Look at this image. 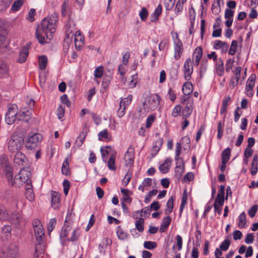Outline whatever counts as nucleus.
<instances>
[{"mask_svg": "<svg viewBox=\"0 0 258 258\" xmlns=\"http://www.w3.org/2000/svg\"><path fill=\"white\" fill-rule=\"evenodd\" d=\"M64 107L60 105L57 109V115L58 119H61L64 116Z\"/></svg>", "mask_w": 258, "mask_h": 258, "instance_id": "59", "label": "nucleus"}, {"mask_svg": "<svg viewBox=\"0 0 258 258\" xmlns=\"http://www.w3.org/2000/svg\"><path fill=\"white\" fill-rule=\"evenodd\" d=\"M163 143V140L162 138H158L155 142V145L153 149L155 151L158 152L160 148L162 147Z\"/></svg>", "mask_w": 258, "mask_h": 258, "instance_id": "54", "label": "nucleus"}, {"mask_svg": "<svg viewBox=\"0 0 258 258\" xmlns=\"http://www.w3.org/2000/svg\"><path fill=\"white\" fill-rule=\"evenodd\" d=\"M21 217L20 214L17 212H14L10 214V219L8 221H9L11 223L18 225L21 221Z\"/></svg>", "mask_w": 258, "mask_h": 258, "instance_id": "25", "label": "nucleus"}, {"mask_svg": "<svg viewBox=\"0 0 258 258\" xmlns=\"http://www.w3.org/2000/svg\"><path fill=\"white\" fill-rule=\"evenodd\" d=\"M173 208V199L171 197L167 201L166 204V208L165 210V214L168 215L172 211Z\"/></svg>", "mask_w": 258, "mask_h": 258, "instance_id": "37", "label": "nucleus"}, {"mask_svg": "<svg viewBox=\"0 0 258 258\" xmlns=\"http://www.w3.org/2000/svg\"><path fill=\"white\" fill-rule=\"evenodd\" d=\"M234 62V60H232L231 58H229L227 60L225 64V70L226 72H229V71L232 69Z\"/></svg>", "mask_w": 258, "mask_h": 258, "instance_id": "62", "label": "nucleus"}, {"mask_svg": "<svg viewBox=\"0 0 258 258\" xmlns=\"http://www.w3.org/2000/svg\"><path fill=\"white\" fill-rule=\"evenodd\" d=\"M4 34H0V52L2 53H7L9 50L8 44L6 42V36Z\"/></svg>", "mask_w": 258, "mask_h": 258, "instance_id": "21", "label": "nucleus"}, {"mask_svg": "<svg viewBox=\"0 0 258 258\" xmlns=\"http://www.w3.org/2000/svg\"><path fill=\"white\" fill-rule=\"evenodd\" d=\"M27 161V159L23 153L19 151L16 152L14 158V162L15 164L23 166Z\"/></svg>", "mask_w": 258, "mask_h": 258, "instance_id": "16", "label": "nucleus"}, {"mask_svg": "<svg viewBox=\"0 0 258 258\" xmlns=\"http://www.w3.org/2000/svg\"><path fill=\"white\" fill-rule=\"evenodd\" d=\"M187 199V192L186 190H184L181 199V203L179 208L180 214H181L183 211V210L186 204Z\"/></svg>", "mask_w": 258, "mask_h": 258, "instance_id": "39", "label": "nucleus"}, {"mask_svg": "<svg viewBox=\"0 0 258 258\" xmlns=\"http://www.w3.org/2000/svg\"><path fill=\"white\" fill-rule=\"evenodd\" d=\"M115 153L111 154L107 163L108 167L110 170H115L116 169V166L115 165Z\"/></svg>", "mask_w": 258, "mask_h": 258, "instance_id": "35", "label": "nucleus"}, {"mask_svg": "<svg viewBox=\"0 0 258 258\" xmlns=\"http://www.w3.org/2000/svg\"><path fill=\"white\" fill-rule=\"evenodd\" d=\"M124 160L126 166H131L134 162V153L130 151V149L125 152L124 156Z\"/></svg>", "mask_w": 258, "mask_h": 258, "instance_id": "18", "label": "nucleus"}, {"mask_svg": "<svg viewBox=\"0 0 258 258\" xmlns=\"http://www.w3.org/2000/svg\"><path fill=\"white\" fill-rule=\"evenodd\" d=\"M42 136L40 134L30 133L27 137L25 147L27 150L35 149L40 144Z\"/></svg>", "mask_w": 258, "mask_h": 258, "instance_id": "4", "label": "nucleus"}, {"mask_svg": "<svg viewBox=\"0 0 258 258\" xmlns=\"http://www.w3.org/2000/svg\"><path fill=\"white\" fill-rule=\"evenodd\" d=\"M144 246L148 249H153L157 247V244L154 241H146L144 242Z\"/></svg>", "mask_w": 258, "mask_h": 258, "instance_id": "47", "label": "nucleus"}, {"mask_svg": "<svg viewBox=\"0 0 258 258\" xmlns=\"http://www.w3.org/2000/svg\"><path fill=\"white\" fill-rule=\"evenodd\" d=\"M181 107L179 105H175L172 111L171 115L174 117L179 116L181 113Z\"/></svg>", "mask_w": 258, "mask_h": 258, "instance_id": "52", "label": "nucleus"}, {"mask_svg": "<svg viewBox=\"0 0 258 258\" xmlns=\"http://www.w3.org/2000/svg\"><path fill=\"white\" fill-rule=\"evenodd\" d=\"M66 38L67 39H72L74 36V41L84 42V37L81 32L80 30L75 32L74 26L72 28L70 18H69V21L66 24Z\"/></svg>", "mask_w": 258, "mask_h": 258, "instance_id": "3", "label": "nucleus"}, {"mask_svg": "<svg viewBox=\"0 0 258 258\" xmlns=\"http://www.w3.org/2000/svg\"><path fill=\"white\" fill-rule=\"evenodd\" d=\"M0 164L2 167L10 165L8 156L6 154H2L0 156Z\"/></svg>", "mask_w": 258, "mask_h": 258, "instance_id": "45", "label": "nucleus"}, {"mask_svg": "<svg viewBox=\"0 0 258 258\" xmlns=\"http://www.w3.org/2000/svg\"><path fill=\"white\" fill-rule=\"evenodd\" d=\"M23 5V1L17 0L15 1L12 5L11 10L13 12H16L18 11Z\"/></svg>", "mask_w": 258, "mask_h": 258, "instance_id": "49", "label": "nucleus"}, {"mask_svg": "<svg viewBox=\"0 0 258 258\" xmlns=\"http://www.w3.org/2000/svg\"><path fill=\"white\" fill-rule=\"evenodd\" d=\"M51 197L52 207L55 209L59 207L60 195L57 192L52 191Z\"/></svg>", "mask_w": 258, "mask_h": 258, "instance_id": "23", "label": "nucleus"}, {"mask_svg": "<svg viewBox=\"0 0 258 258\" xmlns=\"http://www.w3.org/2000/svg\"><path fill=\"white\" fill-rule=\"evenodd\" d=\"M216 70L219 76H222L224 74V62L221 58H218L216 61Z\"/></svg>", "mask_w": 258, "mask_h": 258, "instance_id": "22", "label": "nucleus"}, {"mask_svg": "<svg viewBox=\"0 0 258 258\" xmlns=\"http://www.w3.org/2000/svg\"><path fill=\"white\" fill-rule=\"evenodd\" d=\"M71 229V227L68 224L65 223L60 234V237L61 238L66 237L68 236V233L70 231Z\"/></svg>", "mask_w": 258, "mask_h": 258, "instance_id": "44", "label": "nucleus"}, {"mask_svg": "<svg viewBox=\"0 0 258 258\" xmlns=\"http://www.w3.org/2000/svg\"><path fill=\"white\" fill-rule=\"evenodd\" d=\"M79 236H80L79 230L77 228L73 230V231L72 232V236L70 238L68 239V240L70 241H77L78 239Z\"/></svg>", "mask_w": 258, "mask_h": 258, "instance_id": "51", "label": "nucleus"}, {"mask_svg": "<svg viewBox=\"0 0 258 258\" xmlns=\"http://www.w3.org/2000/svg\"><path fill=\"white\" fill-rule=\"evenodd\" d=\"M257 208L258 206L257 205L252 206L248 211V215L251 218L253 217L257 212Z\"/></svg>", "mask_w": 258, "mask_h": 258, "instance_id": "61", "label": "nucleus"}, {"mask_svg": "<svg viewBox=\"0 0 258 258\" xmlns=\"http://www.w3.org/2000/svg\"><path fill=\"white\" fill-rule=\"evenodd\" d=\"M184 102H185V106L182 110V118H187L192 113L194 100L190 98H187V99L184 98L182 99L181 103H184Z\"/></svg>", "mask_w": 258, "mask_h": 258, "instance_id": "9", "label": "nucleus"}, {"mask_svg": "<svg viewBox=\"0 0 258 258\" xmlns=\"http://www.w3.org/2000/svg\"><path fill=\"white\" fill-rule=\"evenodd\" d=\"M152 180L150 178H146L144 179L142 184L140 185L138 187L139 190L144 192L145 187L150 186L152 185Z\"/></svg>", "mask_w": 258, "mask_h": 258, "instance_id": "33", "label": "nucleus"}, {"mask_svg": "<svg viewBox=\"0 0 258 258\" xmlns=\"http://www.w3.org/2000/svg\"><path fill=\"white\" fill-rule=\"evenodd\" d=\"M3 169V171L5 176L7 179V180L11 185H16L18 178L15 176L14 179H13V168L11 165L7 166V167H2Z\"/></svg>", "mask_w": 258, "mask_h": 258, "instance_id": "10", "label": "nucleus"}, {"mask_svg": "<svg viewBox=\"0 0 258 258\" xmlns=\"http://www.w3.org/2000/svg\"><path fill=\"white\" fill-rule=\"evenodd\" d=\"M238 227L239 228H243L245 227L246 224V214L243 212L238 217Z\"/></svg>", "mask_w": 258, "mask_h": 258, "instance_id": "32", "label": "nucleus"}, {"mask_svg": "<svg viewBox=\"0 0 258 258\" xmlns=\"http://www.w3.org/2000/svg\"><path fill=\"white\" fill-rule=\"evenodd\" d=\"M29 54V47L27 45L24 46L20 51L19 57L17 59V62L19 63L24 62Z\"/></svg>", "mask_w": 258, "mask_h": 258, "instance_id": "17", "label": "nucleus"}, {"mask_svg": "<svg viewBox=\"0 0 258 258\" xmlns=\"http://www.w3.org/2000/svg\"><path fill=\"white\" fill-rule=\"evenodd\" d=\"M111 147L110 146H106L105 148L101 147L100 149V151L101 152L102 156L103 158V161H104V158L106 156H107L108 155L110 154V150H111Z\"/></svg>", "mask_w": 258, "mask_h": 258, "instance_id": "56", "label": "nucleus"}, {"mask_svg": "<svg viewBox=\"0 0 258 258\" xmlns=\"http://www.w3.org/2000/svg\"><path fill=\"white\" fill-rule=\"evenodd\" d=\"M192 85L189 82L184 83L182 87V92L185 95H189L192 91Z\"/></svg>", "mask_w": 258, "mask_h": 258, "instance_id": "31", "label": "nucleus"}, {"mask_svg": "<svg viewBox=\"0 0 258 258\" xmlns=\"http://www.w3.org/2000/svg\"><path fill=\"white\" fill-rule=\"evenodd\" d=\"M231 155V149L229 148H227L222 152L221 158L222 161L228 162L230 159Z\"/></svg>", "mask_w": 258, "mask_h": 258, "instance_id": "40", "label": "nucleus"}, {"mask_svg": "<svg viewBox=\"0 0 258 258\" xmlns=\"http://www.w3.org/2000/svg\"><path fill=\"white\" fill-rule=\"evenodd\" d=\"M36 14V11L34 9H31L28 12L27 19L30 22H33L34 20V16Z\"/></svg>", "mask_w": 258, "mask_h": 258, "instance_id": "63", "label": "nucleus"}, {"mask_svg": "<svg viewBox=\"0 0 258 258\" xmlns=\"http://www.w3.org/2000/svg\"><path fill=\"white\" fill-rule=\"evenodd\" d=\"M215 49H221L222 52H226L228 50L229 45L227 43L220 40H216L213 45Z\"/></svg>", "mask_w": 258, "mask_h": 258, "instance_id": "20", "label": "nucleus"}, {"mask_svg": "<svg viewBox=\"0 0 258 258\" xmlns=\"http://www.w3.org/2000/svg\"><path fill=\"white\" fill-rule=\"evenodd\" d=\"M33 230L37 241L36 244L35 253H37L39 251V248H41V250L43 249V245L42 242L44 238V230L42 225L39 219H34L32 223Z\"/></svg>", "mask_w": 258, "mask_h": 258, "instance_id": "1", "label": "nucleus"}, {"mask_svg": "<svg viewBox=\"0 0 258 258\" xmlns=\"http://www.w3.org/2000/svg\"><path fill=\"white\" fill-rule=\"evenodd\" d=\"M116 234L118 238L120 240H124L127 237L126 234L123 231L121 228H120L119 226L118 227Z\"/></svg>", "mask_w": 258, "mask_h": 258, "instance_id": "53", "label": "nucleus"}, {"mask_svg": "<svg viewBox=\"0 0 258 258\" xmlns=\"http://www.w3.org/2000/svg\"><path fill=\"white\" fill-rule=\"evenodd\" d=\"M151 209H150L149 207H146L143 209H142L141 211H137L135 212V214H134V218L137 219L138 216L137 215L139 214H140V215L141 216H144L145 217H146L148 215H150L151 212Z\"/></svg>", "mask_w": 258, "mask_h": 258, "instance_id": "30", "label": "nucleus"}, {"mask_svg": "<svg viewBox=\"0 0 258 258\" xmlns=\"http://www.w3.org/2000/svg\"><path fill=\"white\" fill-rule=\"evenodd\" d=\"M87 136V133L86 132H82L79 137L77 138L75 144L78 146L80 147L83 143H84V141Z\"/></svg>", "mask_w": 258, "mask_h": 258, "instance_id": "38", "label": "nucleus"}, {"mask_svg": "<svg viewBox=\"0 0 258 258\" xmlns=\"http://www.w3.org/2000/svg\"><path fill=\"white\" fill-rule=\"evenodd\" d=\"M3 251L6 252L11 258H16L18 252V246L16 243H11L6 250Z\"/></svg>", "mask_w": 258, "mask_h": 258, "instance_id": "15", "label": "nucleus"}, {"mask_svg": "<svg viewBox=\"0 0 258 258\" xmlns=\"http://www.w3.org/2000/svg\"><path fill=\"white\" fill-rule=\"evenodd\" d=\"M31 175V173L30 171L23 169L21 170L19 174L16 176L21 183H26V185H28V184H31V180L30 179Z\"/></svg>", "mask_w": 258, "mask_h": 258, "instance_id": "13", "label": "nucleus"}, {"mask_svg": "<svg viewBox=\"0 0 258 258\" xmlns=\"http://www.w3.org/2000/svg\"><path fill=\"white\" fill-rule=\"evenodd\" d=\"M175 0H165L164 5L167 10H170L173 7Z\"/></svg>", "mask_w": 258, "mask_h": 258, "instance_id": "60", "label": "nucleus"}, {"mask_svg": "<svg viewBox=\"0 0 258 258\" xmlns=\"http://www.w3.org/2000/svg\"><path fill=\"white\" fill-rule=\"evenodd\" d=\"M183 72L184 79L189 81L191 79V76L193 73V66L190 58L186 59L183 65Z\"/></svg>", "mask_w": 258, "mask_h": 258, "instance_id": "12", "label": "nucleus"}, {"mask_svg": "<svg viewBox=\"0 0 258 258\" xmlns=\"http://www.w3.org/2000/svg\"><path fill=\"white\" fill-rule=\"evenodd\" d=\"M10 219V214L6 207L0 206V221H6Z\"/></svg>", "mask_w": 258, "mask_h": 258, "instance_id": "24", "label": "nucleus"}, {"mask_svg": "<svg viewBox=\"0 0 258 258\" xmlns=\"http://www.w3.org/2000/svg\"><path fill=\"white\" fill-rule=\"evenodd\" d=\"M237 41L233 40L231 42V46L229 50L228 53L230 55H234L237 51Z\"/></svg>", "mask_w": 258, "mask_h": 258, "instance_id": "48", "label": "nucleus"}, {"mask_svg": "<svg viewBox=\"0 0 258 258\" xmlns=\"http://www.w3.org/2000/svg\"><path fill=\"white\" fill-rule=\"evenodd\" d=\"M47 64V58L46 56L42 55L39 59V68L41 70L45 69Z\"/></svg>", "mask_w": 258, "mask_h": 258, "instance_id": "41", "label": "nucleus"}, {"mask_svg": "<svg viewBox=\"0 0 258 258\" xmlns=\"http://www.w3.org/2000/svg\"><path fill=\"white\" fill-rule=\"evenodd\" d=\"M161 98L159 95L156 94L150 95L148 99V104L151 110H155L160 103Z\"/></svg>", "mask_w": 258, "mask_h": 258, "instance_id": "11", "label": "nucleus"}, {"mask_svg": "<svg viewBox=\"0 0 258 258\" xmlns=\"http://www.w3.org/2000/svg\"><path fill=\"white\" fill-rule=\"evenodd\" d=\"M139 16L142 21H145L148 17V12L145 8H143L139 13Z\"/></svg>", "mask_w": 258, "mask_h": 258, "instance_id": "55", "label": "nucleus"}, {"mask_svg": "<svg viewBox=\"0 0 258 258\" xmlns=\"http://www.w3.org/2000/svg\"><path fill=\"white\" fill-rule=\"evenodd\" d=\"M144 220L142 218H140L139 220H137L136 222V227L140 232H142L144 231Z\"/></svg>", "mask_w": 258, "mask_h": 258, "instance_id": "46", "label": "nucleus"}, {"mask_svg": "<svg viewBox=\"0 0 258 258\" xmlns=\"http://www.w3.org/2000/svg\"><path fill=\"white\" fill-rule=\"evenodd\" d=\"M41 28L38 27L35 32L36 37L38 42L41 44L49 43L50 41L52 38L53 34L50 33V32H47L46 30L43 29H42L43 31L42 32H39V30Z\"/></svg>", "mask_w": 258, "mask_h": 258, "instance_id": "7", "label": "nucleus"}, {"mask_svg": "<svg viewBox=\"0 0 258 258\" xmlns=\"http://www.w3.org/2000/svg\"><path fill=\"white\" fill-rule=\"evenodd\" d=\"M56 224V220L55 218L51 219L48 223L47 230L48 232H51L54 227H55Z\"/></svg>", "mask_w": 258, "mask_h": 258, "instance_id": "58", "label": "nucleus"}, {"mask_svg": "<svg viewBox=\"0 0 258 258\" xmlns=\"http://www.w3.org/2000/svg\"><path fill=\"white\" fill-rule=\"evenodd\" d=\"M62 173L66 175H70L71 172L69 168V162L68 158L64 160L61 167Z\"/></svg>", "mask_w": 258, "mask_h": 258, "instance_id": "34", "label": "nucleus"}, {"mask_svg": "<svg viewBox=\"0 0 258 258\" xmlns=\"http://www.w3.org/2000/svg\"><path fill=\"white\" fill-rule=\"evenodd\" d=\"M239 80V79H236L234 77H231L228 84L229 87L231 89H233L238 84Z\"/></svg>", "mask_w": 258, "mask_h": 258, "instance_id": "64", "label": "nucleus"}, {"mask_svg": "<svg viewBox=\"0 0 258 258\" xmlns=\"http://www.w3.org/2000/svg\"><path fill=\"white\" fill-rule=\"evenodd\" d=\"M58 18V14L56 13H53L50 16L43 19L41 25L38 26L41 28L39 31L42 32L43 31L42 29H43L46 30L47 32L53 34L55 31Z\"/></svg>", "mask_w": 258, "mask_h": 258, "instance_id": "2", "label": "nucleus"}, {"mask_svg": "<svg viewBox=\"0 0 258 258\" xmlns=\"http://www.w3.org/2000/svg\"><path fill=\"white\" fill-rule=\"evenodd\" d=\"M25 189H26V192H25L26 198L30 201H33L34 199V194L33 189H32V184H28V185H26Z\"/></svg>", "mask_w": 258, "mask_h": 258, "instance_id": "27", "label": "nucleus"}, {"mask_svg": "<svg viewBox=\"0 0 258 258\" xmlns=\"http://www.w3.org/2000/svg\"><path fill=\"white\" fill-rule=\"evenodd\" d=\"M203 55V50L201 47H197L192 54V61L196 66H198Z\"/></svg>", "mask_w": 258, "mask_h": 258, "instance_id": "19", "label": "nucleus"}, {"mask_svg": "<svg viewBox=\"0 0 258 258\" xmlns=\"http://www.w3.org/2000/svg\"><path fill=\"white\" fill-rule=\"evenodd\" d=\"M171 163V159H166L164 163L159 166V170H160V171L163 173H167L169 171Z\"/></svg>", "mask_w": 258, "mask_h": 258, "instance_id": "26", "label": "nucleus"}, {"mask_svg": "<svg viewBox=\"0 0 258 258\" xmlns=\"http://www.w3.org/2000/svg\"><path fill=\"white\" fill-rule=\"evenodd\" d=\"M183 51V44L180 40L177 33L175 34V38L174 40V58L178 60L181 57Z\"/></svg>", "mask_w": 258, "mask_h": 258, "instance_id": "8", "label": "nucleus"}, {"mask_svg": "<svg viewBox=\"0 0 258 258\" xmlns=\"http://www.w3.org/2000/svg\"><path fill=\"white\" fill-rule=\"evenodd\" d=\"M171 221V218L170 216L164 217L162 220V224L159 229L160 232H164L170 225Z\"/></svg>", "mask_w": 258, "mask_h": 258, "instance_id": "29", "label": "nucleus"}, {"mask_svg": "<svg viewBox=\"0 0 258 258\" xmlns=\"http://www.w3.org/2000/svg\"><path fill=\"white\" fill-rule=\"evenodd\" d=\"M186 0H178L175 8V13L176 15L182 12L183 9V5Z\"/></svg>", "mask_w": 258, "mask_h": 258, "instance_id": "36", "label": "nucleus"}, {"mask_svg": "<svg viewBox=\"0 0 258 258\" xmlns=\"http://www.w3.org/2000/svg\"><path fill=\"white\" fill-rule=\"evenodd\" d=\"M24 144L23 138L17 135L12 136L8 143V150L11 152H15L20 150Z\"/></svg>", "mask_w": 258, "mask_h": 258, "instance_id": "5", "label": "nucleus"}, {"mask_svg": "<svg viewBox=\"0 0 258 258\" xmlns=\"http://www.w3.org/2000/svg\"><path fill=\"white\" fill-rule=\"evenodd\" d=\"M258 166V155H254L253 157L252 162L251 163L250 173L251 175H254L257 172Z\"/></svg>", "mask_w": 258, "mask_h": 258, "instance_id": "28", "label": "nucleus"}, {"mask_svg": "<svg viewBox=\"0 0 258 258\" xmlns=\"http://www.w3.org/2000/svg\"><path fill=\"white\" fill-rule=\"evenodd\" d=\"M18 108L16 104L8 106V110L5 115V121L8 124H12L18 118Z\"/></svg>", "mask_w": 258, "mask_h": 258, "instance_id": "6", "label": "nucleus"}, {"mask_svg": "<svg viewBox=\"0 0 258 258\" xmlns=\"http://www.w3.org/2000/svg\"><path fill=\"white\" fill-rule=\"evenodd\" d=\"M230 241L228 239H225L221 244L220 246V248L221 250L223 251H226L230 245Z\"/></svg>", "mask_w": 258, "mask_h": 258, "instance_id": "57", "label": "nucleus"}, {"mask_svg": "<svg viewBox=\"0 0 258 258\" xmlns=\"http://www.w3.org/2000/svg\"><path fill=\"white\" fill-rule=\"evenodd\" d=\"M12 228L10 225H5L2 230V233L6 238L10 237Z\"/></svg>", "mask_w": 258, "mask_h": 258, "instance_id": "43", "label": "nucleus"}, {"mask_svg": "<svg viewBox=\"0 0 258 258\" xmlns=\"http://www.w3.org/2000/svg\"><path fill=\"white\" fill-rule=\"evenodd\" d=\"M133 96L132 95H128L127 97L121 99L119 106L120 107L125 106L126 107L130 105L132 101Z\"/></svg>", "mask_w": 258, "mask_h": 258, "instance_id": "42", "label": "nucleus"}, {"mask_svg": "<svg viewBox=\"0 0 258 258\" xmlns=\"http://www.w3.org/2000/svg\"><path fill=\"white\" fill-rule=\"evenodd\" d=\"M18 118L17 119L21 121H24L25 122H28L30 119V117L29 115L26 114L24 112H20L17 114Z\"/></svg>", "mask_w": 258, "mask_h": 258, "instance_id": "50", "label": "nucleus"}, {"mask_svg": "<svg viewBox=\"0 0 258 258\" xmlns=\"http://www.w3.org/2000/svg\"><path fill=\"white\" fill-rule=\"evenodd\" d=\"M255 76L251 75L248 80L245 87L246 94L248 97H251L253 95L252 88L255 84Z\"/></svg>", "mask_w": 258, "mask_h": 258, "instance_id": "14", "label": "nucleus"}]
</instances>
